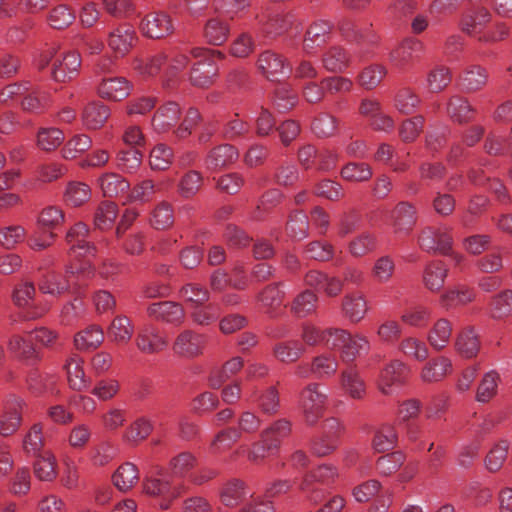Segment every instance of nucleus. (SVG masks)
<instances>
[{
  "instance_id": "obj_1",
  "label": "nucleus",
  "mask_w": 512,
  "mask_h": 512,
  "mask_svg": "<svg viewBox=\"0 0 512 512\" xmlns=\"http://www.w3.org/2000/svg\"><path fill=\"white\" fill-rule=\"evenodd\" d=\"M94 275V268L89 261L81 264L71 263L66 267L65 277L56 274H47L39 281V289L44 294L60 296L72 286L78 291L87 279Z\"/></svg>"
},
{
  "instance_id": "obj_2",
  "label": "nucleus",
  "mask_w": 512,
  "mask_h": 512,
  "mask_svg": "<svg viewBox=\"0 0 512 512\" xmlns=\"http://www.w3.org/2000/svg\"><path fill=\"white\" fill-rule=\"evenodd\" d=\"M142 492L156 499L162 510H167L175 499L186 492V486L184 483L173 485L166 477L150 476L143 479Z\"/></svg>"
},
{
  "instance_id": "obj_3",
  "label": "nucleus",
  "mask_w": 512,
  "mask_h": 512,
  "mask_svg": "<svg viewBox=\"0 0 512 512\" xmlns=\"http://www.w3.org/2000/svg\"><path fill=\"white\" fill-rule=\"evenodd\" d=\"M327 401L328 395L321 390L317 383H310L302 389L299 407L307 425L313 426L322 418Z\"/></svg>"
},
{
  "instance_id": "obj_4",
  "label": "nucleus",
  "mask_w": 512,
  "mask_h": 512,
  "mask_svg": "<svg viewBox=\"0 0 512 512\" xmlns=\"http://www.w3.org/2000/svg\"><path fill=\"white\" fill-rule=\"evenodd\" d=\"M35 294V286L30 281L18 283L13 290V302L17 307L23 309L20 316L25 321L37 320L43 317L50 309L48 304L34 303Z\"/></svg>"
},
{
  "instance_id": "obj_5",
  "label": "nucleus",
  "mask_w": 512,
  "mask_h": 512,
  "mask_svg": "<svg viewBox=\"0 0 512 512\" xmlns=\"http://www.w3.org/2000/svg\"><path fill=\"white\" fill-rule=\"evenodd\" d=\"M419 247L428 253L449 255L452 250L453 238L447 226H426L418 235Z\"/></svg>"
},
{
  "instance_id": "obj_6",
  "label": "nucleus",
  "mask_w": 512,
  "mask_h": 512,
  "mask_svg": "<svg viewBox=\"0 0 512 512\" xmlns=\"http://www.w3.org/2000/svg\"><path fill=\"white\" fill-rule=\"evenodd\" d=\"M25 406V401L16 395H9L4 400L0 414V436L8 437L19 430Z\"/></svg>"
},
{
  "instance_id": "obj_7",
  "label": "nucleus",
  "mask_w": 512,
  "mask_h": 512,
  "mask_svg": "<svg viewBox=\"0 0 512 512\" xmlns=\"http://www.w3.org/2000/svg\"><path fill=\"white\" fill-rule=\"evenodd\" d=\"M206 337L191 329L181 331L172 344L174 355L181 359L191 360L203 354Z\"/></svg>"
},
{
  "instance_id": "obj_8",
  "label": "nucleus",
  "mask_w": 512,
  "mask_h": 512,
  "mask_svg": "<svg viewBox=\"0 0 512 512\" xmlns=\"http://www.w3.org/2000/svg\"><path fill=\"white\" fill-rule=\"evenodd\" d=\"M88 234L89 228L83 222L76 223L67 231L66 242L70 246L69 256L71 259L74 260L80 257L89 259L96 256V246L86 241Z\"/></svg>"
},
{
  "instance_id": "obj_9",
  "label": "nucleus",
  "mask_w": 512,
  "mask_h": 512,
  "mask_svg": "<svg viewBox=\"0 0 512 512\" xmlns=\"http://www.w3.org/2000/svg\"><path fill=\"white\" fill-rule=\"evenodd\" d=\"M408 374V367L400 360H392L380 371L377 379V389L383 395L389 396L394 392V387L404 384Z\"/></svg>"
},
{
  "instance_id": "obj_10",
  "label": "nucleus",
  "mask_w": 512,
  "mask_h": 512,
  "mask_svg": "<svg viewBox=\"0 0 512 512\" xmlns=\"http://www.w3.org/2000/svg\"><path fill=\"white\" fill-rule=\"evenodd\" d=\"M145 37L161 39L174 31L171 17L163 11L150 12L144 16L139 25Z\"/></svg>"
},
{
  "instance_id": "obj_11",
  "label": "nucleus",
  "mask_w": 512,
  "mask_h": 512,
  "mask_svg": "<svg viewBox=\"0 0 512 512\" xmlns=\"http://www.w3.org/2000/svg\"><path fill=\"white\" fill-rule=\"evenodd\" d=\"M257 68L270 81L279 80L280 77L288 75L292 70L284 56L270 50L259 55Z\"/></svg>"
},
{
  "instance_id": "obj_12",
  "label": "nucleus",
  "mask_w": 512,
  "mask_h": 512,
  "mask_svg": "<svg viewBox=\"0 0 512 512\" xmlns=\"http://www.w3.org/2000/svg\"><path fill=\"white\" fill-rule=\"evenodd\" d=\"M135 343L144 354H156L168 346L167 338L152 324H144L139 329Z\"/></svg>"
},
{
  "instance_id": "obj_13",
  "label": "nucleus",
  "mask_w": 512,
  "mask_h": 512,
  "mask_svg": "<svg viewBox=\"0 0 512 512\" xmlns=\"http://www.w3.org/2000/svg\"><path fill=\"white\" fill-rule=\"evenodd\" d=\"M80 67V54L76 51H68L53 62L51 77L56 82L71 81L79 74Z\"/></svg>"
},
{
  "instance_id": "obj_14",
  "label": "nucleus",
  "mask_w": 512,
  "mask_h": 512,
  "mask_svg": "<svg viewBox=\"0 0 512 512\" xmlns=\"http://www.w3.org/2000/svg\"><path fill=\"white\" fill-rule=\"evenodd\" d=\"M333 24L328 20L319 19L312 22L306 30L303 39V50L312 54L317 47L332 39Z\"/></svg>"
},
{
  "instance_id": "obj_15",
  "label": "nucleus",
  "mask_w": 512,
  "mask_h": 512,
  "mask_svg": "<svg viewBox=\"0 0 512 512\" xmlns=\"http://www.w3.org/2000/svg\"><path fill=\"white\" fill-rule=\"evenodd\" d=\"M391 219L395 234L409 235L418 220L417 209L410 202H399L391 213Z\"/></svg>"
},
{
  "instance_id": "obj_16",
  "label": "nucleus",
  "mask_w": 512,
  "mask_h": 512,
  "mask_svg": "<svg viewBox=\"0 0 512 512\" xmlns=\"http://www.w3.org/2000/svg\"><path fill=\"white\" fill-rule=\"evenodd\" d=\"M136 41V32L129 24L115 27L108 35V46L115 56L123 57L128 54Z\"/></svg>"
},
{
  "instance_id": "obj_17",
  "label": "nucleus",
  "mask_w": 512,
  "mask_h": 512,
  "mask_svg": "<svg viewBox=\"0 0 512 512\" xmlns=\"http://www.w3.org/2000/svg\"><path fill=\"white\" fill-rule=\"evenodd\" d=\"M147 313L155 320L175 326L181 325L185 319L183 307L179 303L172 301L152 303L148 306Z\"/></svg>"
},
{
  "instance_id": "obj_18",
  "label": "nucleus",
  "mask_w": 512,
  "mask_h": 512,
  "mask_svg": "<svg viewBox=\"0 0 512 512\" xmlns=\"http://www.w3.org/2000/svg\"><path fill=\"white\" fill-rule=\"evenodd\" d=\"M340 387L344 394L353 400H363L367 394L366 382L354 366L341 371Z\"/></svg>"
},
{
  "instance_id": "obj_19",
  "label": "nucleus",
  "mask_w": 512,
  "mask_h": 512,
  "mask_svg": "<svg viewBox=\"0 0 512 512\" xmlns=\"http://www.w3.org/2000/svg\"><path fill=\"white\" fill-rule=\"evenodd\" d=\"M369 309L366 297L360 292L346 294L342 299V313L353 324L361 322Z\"/></svg>"
},
{
  "instance_id": "obj_20",
  "label": "nucleus",
  "mask_w": 512,
  "mask_h": 512,
  "mask_svg": "<svg viewBox=\"0 0 512 512\" xmlns=\"http://www.w3.org/2000/svg\"><path fill=\"white\" fill-rule=\"evenodd\" d=\"M424 48L422 41L406 38L390 53V61L394 66L403 68L423 53Z\"/></svg>"
},
{
  "instance_id": "obj_21",
  "label": "nucleus",
  "mask_w": 512,
  "mask_h": 512,
  "mask_svg": "<svg viewBox=\"0 0 512 512\" xmlns=\"http://www.w3.org/2000/svg\"><path fill=\"white\" fill-rule=\"evenodd\" d=\"M181 109L176 102L168 101L158 108L152 118L153 130L157 133L170 131L178 122Z\"/></svg>"
},
{
  "instance_id": "obj_22",
  "label": "nucleus",
  "mask_w": 512,
  "mask_h": 512,
  "mask_svg": "<svg viewBox=\"0 0 512 512\" xmlns=\"http://www.w3.org/2000/svg\"><path fill=\"white\" fill-rule=\"evenodd\" d=\"M452 362L445 356L430 359L422 367L420 379L424 383H436L452 372Z\"/></svg>"
},
{
  "instance_id": "obj_23",
  "label": "nucleus",
  "mask_w": 512,
  "mask_h": 512,
  "mask_svg": "<svg viewBox=\"0 0 512 512\" xmlns=\"http://www.w3.org/2000/svg\"><path fill=\"white\" fill-rule=\"evenodd\" d=\"M321 62L326 71L341 73L349 67L351 56L345 48L334 45L322 54Z\"/></svg>"
},
{
  "instance_id": "obj_24",
  "label": "nucleus",
  "mask_w": 512,
  "mask_h": 512,
  "mask_svg": "<svg viewBox=\"0 0 512 512\" xmlns=\"http://www.w3.org/2000/svg\"><path fill=\"white\" fill-rule=\"evenodd\" d=\"M239 157L237 149L230 144L213 148L206 157L205 165L208 170L216 171L233 164Z\"/></svg>"
},
{
  "instance_id": "obj_25",
  "label": "nucleus",
  "mask_w": 512,
  "mask_h": 512,
  "mask_svg": "<svg viewBox=\"0 0 512 512\" xmlns=\"http://www.w3.org/2000/svg\"><path fill=\"white\" fill-rule=\"evenodd\" d=\"M370 349L371 343L365 335L349 332V340L345 341L340 351V358L342 362L352 363L361 355L368 354Z\"/></svg>"
},
{
  "instance_id": "obj_26",
  "label": "nucleus",
  "mask_w": 512,
  "mask_h": 512,
  "mask_svg": "<svg viewBox=\"0 0 512 512\" xmlns=\"http://www.w3.org/2000/svg\"><path fill=\"white\" fill-rule=\"evenodd\" d=\"M109 116L110 110L106 105L93 101L83 108L81 120L86 129L97 130L104 125Z\"/></svg>"
},
{
  "instance_id": "obj_27",
  "label": "nucleus",
  "mask_w": 512,
  "mask_h": 512,
  "mask_svg": "<svg viewBox=\"0 0 512 512\" xmlns=\"http://www.w3.org/2000/svg\"><path fill=\"white\" fill-rule=\"evenodd\" d=\"M130 90L131 85L124 77L105 78L98 87V93L102 98L114 101L126 98Z\"/></svg>"
},
{
  "instance_id": "obj_28",
  "label": "nucleus",
  "mask_w": 512,
  "mask_h": 512,
  "mask_svg": "<svg viewBox=\"0 0 512 512\" xmlns=\"http://www.w3.org/2000/svg\"><path fill=\"white\" fill-rule=\"evenodd\" d=\"M7 346L9 352L20 361L33 365L39 360L38 352L31 341L20 335L11 336Z\"/></svg>"
},
{
  "instance_id": "obj_29",
  "label": "nucleus",
  "mask_w": 512,
  "mask_h": 512,
  "mask_svg": "<svg viewBox=\"0 0 512 512\" xmlns=\"http://www.w3.org/2000/svg\"><path fill=\"white\" fill-rule=\"evenodd\" d=\"M249 493L243 481L232 479L223 484L219 496L223 505L226 507H235L239 505Z\"/></svg>"
},
{
  "instance_id": "obj_30",
  "label": "nucleus",
  "mask_w": 512,
  "mask_h": 512,
  "mask_svg": "<svg viewBox=\"0 0 512 512\" xmlns=\"http://www.w3.org/2000/svg\"><path fill=\"white\" fill-rule=\"evenodd\" d=\"M338 28L342 36L348 41L356 42L358 44L366 42L370 45H375L378 42L377 34L369 29L361 30L356 27L351 19H342L338 23Z\"/></svg>"
},
{
  "instance_id": "obj_31",
  "label": "nucleus",
  "mask_w": 512,
  "mask_h": 512,
  "mask_svg": "<svg viewBox=\"0 0 512 512\" xmlns=\"http://www.w3.org/2000/svg\"><path fill=\"white\" fill-rule=\"evenodd\" d=\"M134 333V326L131 320L124 316L119 315L115 317L107 329L108 339L116 344L128 343Z\"/></svg>"
},
{
  "instance_id": "obj_32",
  "label": "nucleus",
  "mask_w": 512,
  "mask_h": 512,
  "mask_svg": "<svg viewBox=\"0 0 512 512\" xmlns=\"http://www.w3.org/2000/svg\"><path fill=\"white\" fill-rule=\"evenodd\" d=\"M447 274V266L442 261H432L424 268L423 283L428 290L439 291L444 286Z\"/></svg>"
},
{
  "instance_id": "obj_33",
  "label": "nucleus",
  "mask_w": 512,
  "mask_h": 512,
  "mask_svg": "<svg viewBox=\"0 0 512 512\" xmlns=\"http://www.w3.org/2000/svg\"><path fill=\"white\" fill-rule=\"evenodd\" d=\"M33 464L35 477L43 482H52L57 477V460L51 451L37 455Z\"/></svg>"
},
{
  "instance_id": "obj_34",
  "label": "nucleus",
  "mask_w": 512,
  "mask_h": 512,
  "mask_svg": "<svg viewBox=\"0 0 512 512\" xmlns=\"http://www.w3.org/2000/svg\"><path fill=\"white\" fill-rule=\"evenodd\" d=\"M452 335V324L446 318L438 319L428 332L427 340L436 351L444 349Z\"/></svg>"
},
{
  "instance_id": "obj_35",
  "label": "nucleus",
  "mask_w": 512,
  "mask_h": 512,
  "mask_svg": "<svg viewBox=\"0 0 512 512\" xmlns=\"http://www.w3.org/2000/svg\"><path fill=\"white\" fill-rule=\"evenodd\" d=\"M67 379L69 386L76 391L86 390L89 386V381L85 376L83 368V360L78 356H72L67 359L65 364Z\"/></svg>"
},
{
  "instance_id": "obj_36",
  "label": "nucleus",
  "mask_w": 512,
  "mask_h": 512,
  "mask_svg": "<svg viewBox=\"0 0 512 512\" xmlns=\"http://www.w3.org/2000/svg\"><path fill=\"white\" fill-rule=\"evenodd\" d=\"M490 20V12L486 8L480 7L463 15L460 26L463 32L469 35H477Z\"/></svg>"
},
{
  "instance_id": "obj_37",
  "label": "nucleus",
  "mask_w": 512,
  "mask_h": 512,
  "mask_svg": "<svg viewBox=\"0 0 512 512\" xmlns=\"http://www.w3.org/2000/svg\"><path fill=\"white\" fill-rule=\"evenodd\" d=\"M139 480V471L135 464L125 462L112 475L115 487L123 492L130 490Z\"/></svg>"
},
{
  "instance_id": "obj_38",
  "label": "nucleus",
  "mask_w": 512,
  "mask_h": 512,
  "mask_svg": "<svg viewBox=\"0 0 512 512\" xmlns=\"http://www.w3.org/2000/svg\"><path fill=\"white\" fill-rule=\"evenodd\" d=\"M104 341V332L98 325H90L74 336V345L78 350L95 349Z\"/></svg>"
},
{
  "instance_id": "obj_39",
  "label": "nucleus",
  "mask_w": 512,
  "mask_h": 512,
  "mask_svg": "<svg viewBox=\"0 0 512 512\" xmlns=\"http://www.w3.org/2000/svg\"><path fill=\"white\" fill-rule=\"evenodd\" d=\"M218 69L214 63L205 62L198 59L191 68L190 81L193 85L199 87H207L212 84L214 77L217 75Z\"/></svg>"
},
{
  "instance_id": "obj_40",
  "label": "nucleus",
  "mask_w": 512,
  "mask_h": 512,
  "mask_svg": "<svg viewBox=\"0 0 512 512\" xmlns=\"http://www.w3.org/2000/svg\"><path fill=\"white\" fill-rule=\"evenodd\" d=\"M489 314L497 320L512 315V289H504L490 299Z\"/></svg>"
},
{
  "instance_id": "obj_41",
  "label": "nucleus",
  "mask_w": 512,
  "mask_h": 512,
  "mask_svg": "<svg viewBox=\"0 0 512 512\" xmlns=\"http://www.w3.org/2000/svg\"><path fill=\"white\" fill-rule=\"evenodd\" d=\"M98 185L106 197H116L128 191L129 182L117 173H105L98 179Z\"/></svg>"
},
{
  "instance_id": "obj_42",
  "label": "nucleus",
  "mask_w": 512,
  "mask_h": 512,
  "mask_svg": "<svg viewBox=\"0 0 512 512\" xmlns=\"http://www.w3.org/2000/svg\"><path fill=\"white\" fill-rule=\"evenodd\" d=\"M292 424L287 419H278L266 427L260 434L268 439L270 448L279 449L283 439L289 436Z\"/></svg>"
},
{
  "instance_id": "obj_43",
  "label": "nucleus",
  "mask_w": 512,
  "mask_h": 512,
  "mask_svg": "<svg viewBox=\"0 0 512 512\" xmlns=\"http://www.w3.org/2000/svg\"><path fill=\"white\" fill-rule=\"evenodd\" d=\"M456 351L464 358L475 357L480 350V342L473 329H464L456 338Z\"/></svg>"
},
{
  "instance_id": "obj_44",
  "label": "nucleus",
  "mask_w": 512,
  "mask_h": 512,
  "mask_svg": "<svg viewBox=\"0 0 512 512\" xmlns=\"http://www.w3.org/2000/svg\"><path fill=\"white\" fill-rule=\"evenodd\" d=\"M499 382L500 374L496 370L486 372L477 387L476 401L486 403L495 397Z\"/></svg>"
},
{
  "instance_id": "obj_45",
  "label": "nucleus",
  "mask_w": 512,
  "mask_h": 512,
  "mask_svg": "<svg viewBox=\"0 0 512 512\" xmlns=\"http://www.w3.org/2000/svg\"><path fill=\"white\" fill-rule=\"evenodd\" d=\"M229 32L228 23L219 18H211L205 25L204 37L212 45H221L227 40Z\"/></svg>"
},
{
  "instance_id": "obj_46",
  "label": "nucleus",
  "mask_w": 512,
  "mask_h": 512,
  "mask_svg": "<svg viewBox=\"0 0 512 512\" xmlns=\"http://www.w3.org/2000/svg\"><path fill=\"white\" fill-rule=\"evenodd\" d=\"M244 365V361L241 357H233L230 360L226 361L224 365L222 366V369L217 372L213 373L209 377V385L213 389H218L221 387V385L237 374Z\"/></svg>"
},
{
  "instance_id": "obj_47",
  "label": "nucleus",
  "mask_w": 512,
  "mask_h": 512,
  "mask_svg": "<svg viewBox=\"0 0 512 512\" xmlns=\"http://www.w3.org/2000/svg\"><path fill=\"white\" fill-rule=\"evenodd\" d=\"M44 447L43 426L33 424L23 437L22 448L28 455L37 456Z\"/></svg>"
},
{
  "instance_id": "obj_48",
  "label": "nucleus",
  "mask_w": 512,
  "mask_h": 512,
  "mask_svg": "<svg viewBox=\"0 0 512 512\" xmlns=\"http://www.w3.org/2000/svg\"><path fill=\"white\" fill-rule=\"evenodd\" d=\"M476 294L473 289L460 285L448 290L441 296V303L444 307L465 305L475 300Z\"/></svg>"
},
{
  "instance_id": "obj_49",
  "label": "nucleus",
  "mask_w": 512,
  "mask_h": 512,
  "mask_svg": "<svg viewBox=\"0 0 512 512\" xmlns=\"http://www.w3.org/2000/svg\"><path fill=\"white\" fill-rule=\"evenodd\" d=\"M304 353V347L298 341L279 342L273 347V354L283 363H293Z\"/></svg>"
},
{
  "instance_id": "obj_50",
  "label": "nucleus",
  "mask_w": 512,
  "mask_h": 512,
  "mask_svg": "<svg viewBox=\"0 0 512 512\" xmlns=\"http://www.w3.org/2000/svg\"><path fill=\"white\" fill-rule=\"evenodd\" d=\"M92 147V139L86 134H76L70 138L61 150L64 159H75Z\"/></svg>"
},
{
  "instance_id": "obj_51",
  "label": "nucleus",
  "mask_w": 512,
  "mask_h": 512,
  "mask_svg": "<svg viewBox=\"0 0 512 512\" xmlns=\"http://www.w3.org/2000/svg\"><path fill=\"white\" fill-rule=\"evenodd\" d=\"M338 369V361L335 356L321 354L313 358L311 362V372L319 379H325L333 376Z\"/></svg>"
},
{
  "instance_id": "obj_52",
  "label": "nucleus",
  "mask_w": 512,
  "mask_h": 512,
  "mask_svg": "<svg viewBox=\"0 0 512 512\" xmlns=\"http://www.w3.org/2000/svg\"><path fill=\"white\" fill-rule=\"evenodd\" d=\"M447 112L453 121L463 123L473 118L474 109L466 99L460 96H452L447 105Z\"/></svg>"
},
{
  "instance_id": "obj_53",
  "label": "nucleus",
  "mask_w": 512,
  "mask_h": 512,
  "mask_svg": "<svg viewBox=\"0 0 512 512\" xmlns=\"http://www.w3.org/2000/svg\"><path fill=\"white\" fill-rule=\"evenodd\" d=\"M398 436L393 425L384 424L375 433L373 447L378 452L392 450L397 444Z\"/></svg>"
},
{
  "instance_id": "obj_54",
  "label": "nucleus",
  "mask_w": 512,
  "mask_h": 512,
  "mask_svg": "<svg viewBox=\"0 0 512 512\" xmlns=\"http://www.w3.org/2000/svg\"><path fill=\"white\" fill-rule=\"evenodd\" d=\"M296 22L292 14H276L263 25V32L268 36L276 37L287 32Z\"/></svg>"
},
{
  "instance_id": "obj_55",
  "label": "nucleus",
  "mask_w": 512,
  "mask_h": 512,
  "mask_svg": "<svg viewBox=\"0 0 512 512\" xmlns=\"http://www.w3.org/2000/svg\"><path fill=\"white\" fill-rule=\"evenodd\" d=\"M152 429V422L145 417H140L125 430L123 437L129 443L138 444L150 435Z\"/></svg>"
},
{
  "instance_id": "obj_56",
  "label": "nucleus",
  "mask_w": 512,
  "mask_h": 512,
  "mask_svg": "<svg viewBox=\"0 0 512 512\" xmlns=\"http://www.w3.org/2000/svg\"><path fill=\"white\" fill-rule=\"evenodd\" d=\"M64 133L55 127L41 128L37 133V145L41 150L53 151L64 141Z\"/></svg>"
},
{
  "instance_id": "obj_57",
  "label": "nucleus",
  "mask_w": 512,
  "mask_h": 512,
  "mask_svg": "<svg viewBox=\"0 0 512 512\" xmlns=\"http://www.w3.org/2000/svg\"><path fill=\"white\" fill-rule=\"evenodd\" d=\"M317 295L310 290L298 294L292 302V312L300 318L306 317L316 310Z\"/></svg>"
},
{
  "instance_id": "obj_58",
  "label": "nucleus",
  "mask_w": 512,
  "mask_h": 512,
  "mask_svg": "<svg viewBox=\"0 0 512 512\" xmlns=\"http://www.w3.org/2000/svg\"><path fill=\"white\" fill-rule=\"evenodd\" d=\"M117 214L118 209L114 202L103 201L95 211L94 225L100 230L108 229L113 225Z\"/></svg>"
},
{
  "instance_id": "obj_59",
  "label": "nucleus",
  "mask_w": 512,
  "mask_h": 512,
  "mask_svg": "<svg viewBox=\"0 0 512 512\" xmlns=\"http://www.w3.org/2000/svg\"><path fill=\"white\" fill-rule=\"evenodd\" d=\"M387 74L384 66L372 64L365 67L358 76V82L366 90L376 88Z\"/></svg>"
},
{
  "instance_id": "obj_60",
  "label": "nucleus",
  "mask_w": 512,
  "mask_h": 512,
  "mask_svg": "<svg viewBox=\"0 0 512 512\" xmlns=\"http://www.w3.org/2000/svg\"><path fill=\"white\" fill-rule=\"evenodd\" d=\"M174 159L171 147L164 143L157 144L150 152L149 164L153 170H166Z\"/></svg>"
},
{
  "instance_id": "obj_61",
  "label": "nucleus",
  "mask_w": 512,
  "mask_h": 512,
  "mask_svg": "<svg viewBox=\"0 0 512 512\" xmlns=\"http://www.w3.org/2000/svg\"><path fill=\"white\" fill-rule=\"evenodd\" d=\"M399 350L417 361H425L429 356L427 345L416 337H406L399 344Z\"/></svg>"
},
{
  "instance_id": "obj_62",
  "label": "nucleus",
  "mask_w": 512,
  "mask_h": 512,
  "mask_svg": "<svg viewBox=\"0 0 512 512\" xmlns=\"http://www.w3.org/2000/svg\"><path fill=\"white\" fill-rule=\"evenodd\" d=\"M64 197L67 204L78 207L91 198V189L85 183L70 182L66 188Z\"/></svg>"
},
{
  "instance_id": "obj_63",
  "label": "nucleus",
  "mask_w": 512,
  "mask_h": 512,
  "mask_svg": "<svg viewBox=\"0 0 512 512\" xmlns=\"http://www.w3.org/2000/svg\"><path fill=\"white\" fill-rule=\"evenodd\" d=\"M395 272V262L388 255L377 258L373 264L371 275L373 279L381 284L388 283Z\"/></svg>"
},
{
  "instance_id": "obj_64",
  "label": "nucleus",
  "mask_w": 512,
  "mask_h": 512,
  "mask_svg": "<svg viewBox=\"0 0 512 512\" xmlns=\"http://www.w3.org/2000/svg\"><path fill=\"white\" fill-rule=\"evenodd\" d=\"M116 456V449L109 441H102L95 445L89 453V458L93 466L104 467L108 465Z\"/></svg>"
}]
</instances>
